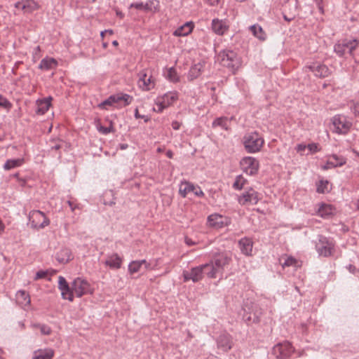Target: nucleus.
Masks as SVG:
<instances>
[{
	"label": "nucleus",
	"instance_id": "1",
	"mask_svg": "<svg viewBox=\"0 0 359 359\" xmlns=\"http://www.w3.org/2000/svg\"><path fill=\"white\" fill-rule=\"evenodd\" d=\"M264 144L263 137L257 132L247 133L243 137V144L249 154H255L261 151Z\"/></svg>",
	"mask_w": 359,
	"mask_h": 359
},
{
	"label": "nucleus",
	"instance_id": "2",
	"mask_svg": "<svg viewBox=\"0 0 359 359\" xmlns=\"http://www.w3.org/2000/svg\"><path fill=\"white\" fill-rule=\"evenodd\" d=\"M217 62L234 72L241 66V60L236 53L231 50H222L216 56Z\"/></svg>",
	"mask_w": 359,
	"mask_h": 359
},
{
	"label": "nucleus",
	"instance_id": "3",
	"mask_svg": "<svg viewBox=\"0 0 359 359\" xmlns=\"http://www.w3.org/2000/svg\"><path fill=\"white\" fill-rule=\"evenodd\" d=\"M230 261L231 257L227 254L220 253L215 256L213 260L207 263L210 278H215L218 275H222L224 267L229 264Z\"/></svg>",
	"mask_w": 359,
	"mask_h": 359
},
{
	"label": "nucleus",
	"instance_id": "4",
	"mask_svg": "<svg viewBox=\"0 0 359 359\" xmlns=\"http://www.w3.org/2000/svg\"><path fill=\"white\" fill-rule=\"evenodd\" d=\"M133 100V97L131 95L123 93H118L110 95L107 99L100 102L98 104V107L101 109H107L108 106H113L114 104H120L121 102H123V104H121L120 107H126L129 105Z\"/></svg>",
	"mask_w": 359,
	"mask_h": 359
},
{
	"label": "nucleus",
	"instance_id": "5",
	"mask_svg": "<svg viewBox=\"0 0 359 359\" xmlns=\"http://www.w3.org/2000/svg\"><path fill=\"white\" fill-rule=\"evenodd\" d=\"M209 271L207 263L193 267L189 271L183 272L184 281L192 280L194 283H196L201 280L205 276L210 278Z\"/></svg>",
	"mask_w": 359,
	"mask_h": 359
},
{
	"label": "nucleus",
	"instance_id": "6",
	"mask_svg": "<svg viewBox=\"0 0 359 359\" xmlns=\"http://www.w3.org/2000/svg\"><path fill=\"white\" fill-rule=\"evenodd\" d=\"M358 45L359 40L345 39L334 45V51L339 57H343L346 53L353 55Z\"/></svg>",
	"mask_w": 359,
	"mask_h": 359
},
{
	"label": "nucleus",
	"instance_id": "7",
	"mask_svg": "<svg viewBox=\"0 0 359 359\" xmlns=\"http://www.w3.org/2000/svg\"><path fill=\"white\" fill-rule=\"evenodd\" d=\"M316 250L320 256L327 257L332 255L334 250V243L332 240L320 235L316 242Z\"/></svg>",
	"mask_w": 359,
	"mask_h": 359
},
{
	"label": "nucleus",
	"instance_id": "8",
	"mask_svg": "<svg viewBox=\"0 0 359 359\" xmlns=\"http://www.w3.org/2000/svg\"><path fill=\"white\" fill-rule=\"evenodd\" d=\"M29 222L34 229H43L50 224L49 219L40 210H32L29 214Z\"/></svg>",
	"mask_w": 359,
	"mask_h": 359
},
{
	"label": "nucleus",
	"instance_id": "9",
	"mask_svg": "<svg viewBox=\"0 0 359 359\" xmlns=\"http://www.w3.org/2000/svg\"><path fill=\"white\" fill-rule=\"evenodd\" d=\"M334 132L338 134H346L351 128L352 123L346 116L341 114L335 115L332 118Z\"/></svg>",
	"mask_w": 359,
	"mask_h": 359
},
{
	"label": "nucleus",
	"instance_id": "10",
	"mask_svg": "<svg viewBox=\"0 0 359 359\" xmlns=\"http://www.w3.org/2000/svg\"><path fill=\"white\" fill-rule=\"evenodd\" d=\"M178 99V93L176 91H170L165 93L156 100V111L162 112L163 109L172 104Z\"/></svg>",
	"mask_w": 359,
	"mask_h": 359
},
{
	"label": "nucleus",
	"instance_id": "11",
	"mask_svg": "<svg viewBox=\"0 0 359 359\" xmlns=\"http://www.w3.org/2000/svg\"><path fill=\"white\" fill-rule=\"evenodd\" d=\"M240 163L243 172L248 175H255L259 170V163L252 156L243 157Z\"/></svg>",
	"mask_w": 359,
	"mask_h": 359
},
{
	"label": "nucleus",
	"instance_id": "12",
	"mask_svg": "<svg viewBox=\"0 0 359 359\" xmlns=\"http://www.w3.org/2000/svg\"><path fill=\"white\" fill-rule=\"evenodd\" d=\"M294 348L289 341H284L275 345L272 353L277 359H285L291 355Z\"/></svg>",
	"mask_w": 359,
	"mask_h": 359
},
{
	"label": "nucleus",
	"instance_id": "13",
	"mask_svg": "<svg viewBox=\"0 0 359 359\" xmlns=\"http://www.w3.org/2000/svg\"><path fill=\"white\" fill-rule=\"evenodd\" d=\"M73 295L81 297L84 294L91 293L90 285L88 282L81 278H76L72 283Z\"/></svg>",
	"mask_w": 359,
	"mask_h": 359
},
{
	"label": "nucleus",
	"instance_id": "14",
	"mask_svg": "<svg viewBox=\"0 0 359 359\" xmlns=\"http://www.w3.org/2000/svg\"><path fill=\"white\" fill-rule=\"evenodd\" d=\"M179 193L183 198H185L189 193H193L198 197L204 196V193L200 187L194 185L188 181H183L180 183Z\"/></svg>",
	"mask_w": 359,
	"mask_h": 359
},
{
	"label": "nucleus",
	"instance_id": "15",
	"mask_svg": "<svg viewBox=\"0 0 359 359\" xmlns=\"http://www.w3.org/2000/svg\"><path fill=\"white\" fill-rule=\"evenodd\" d=\"M207 222L210 227L219 229L229 225L231 219L228 217L215 213L208 217Z\"/></svg>",
	"mask_w": 359,
	"mask_h": 359
},
{
	"label": "nucleus",
	"instance_id": "16",
	"mask_svg": "<svg viewBox=\"0 0 359 359\" xmlns=\"http://www.w3.org/2000/svg\"><path fill=\"white\" fill-rule=\"evenodd\" d=\"M259 201V194L252 188H249L238 198V203L242 205H255Z\"/></svg>",
	"mask_w": 359,
	"mask_h": 359
},
{
	"label": "nucleus",
	"instance_id": "17",
	"mask_svg": "<svg viewBox=\"0 0 359 359\" xmlns=\"http://www.w3.org/2000/svg\"><path fill=\"white\" fill-rule=\"evenodd\" d=\"M306 68L309 69L311 72H313L314 75L317 77L325 78L330 74L329 68L323 64L314 62L309 65H306Z\"/></svg>",
	"mask_w": 359,
	"mask_h": 359
},
{
	"label": "nucleus",
	"instance_id": "18",
	"mask_svg": "<svg viewBox=\"0 0 359 359\" xmlns=\"http://www.w3.org/2000/svg\"><path fill=\"white\" fill-rule=\"evenodd\" d=\"M346 161L344 157L333 154L329 156L326 163L321 166V168L326 170L337 167H341L346 164Z\"/></svg>",
	"mask_w": 359,
	"mask_h": 359
},
{
	"label": "nucleus",
	"instance_id": "19",
	"mask_svg": "<svg viewBox=\"0 0 359 359\" xmlns=\"http://www.w3.org/2000/svg\"><path fill=\"white\" fill-rule=\"evenodd\" d=\"M58 288L61 291L62 297L64 299L73 301L72 286L70 287L63 276L58 278Z\"/></svg>",
	"mask_w": 359,
	"mask_h": 359
},
{
	"label": "nucleus",
	"instance_id": "20",
	"mask_svg": "<svg viewBox=\"0 0 359 359\" xmlns=\"http://www.w3.org/2000/svg\"><path fill=\"white\" fill-rule=\"evenodd\" d=\"M138 84L140 87L144 90H149L154 86V81L151 76H148L145 70L141 71L138 74Z\"/></svg>",
	"mask_w": 359,
	"mask_h": 359
},
{
	"label": "nucleus",
	"instance_id": "21",
	"mask_svg": "<svg viewBox=\"0 0 359 359\" xmlns=\"http://www.w3.org/2000/svg\"><path fill=\"white\" fill-rule=\"evenodd\" d=\"M217 347L223 351H228L232 348L231 336L228 333H222L217 339Z\"/></svg>",
	"mask_w": 359,
	"mask_h": 359
},
{
	"label": "nucleus",
	"instance_id": "22",
	"mask_svg": "<svg viewBox=\"0 0 359 359\" xmlns=\"http://www.w3.org/2000/svg\"><path fill=\"white\" fill-rule=\"evenodd\" d=\"M123 259L117 253L108 255L104 264L111 269L117 270L121 267Z\"/></svg>",
	"mask_w": 359,
	"mask_h": 359
},
{
	"label": "nucleus",
	"instance_id": "23",
	"mask_svg": "<svg viewBox=\"0 0 359 359\" xmlns=\"http://www.w3.org/2000/svg\"><path fill=\"white\" fill-rule=\"evenodd\" d=\"M15 7L25 13H31L36 8L37 4L34 0H21L15 4Z\"/></svg>",
	"mask_w": 359,
	"mask_h": 359
},
{
	"label": "nucleus",
	"instance_id": "24",
	"mask_svg": "<svg viewBox=\"0 0 359 359\" xmlns=\"http://www.w3.org/2000/svg\"><path fill=\"white\" fill-rule=\"evenodd\" d=\"M211 25L212 31L217 35H223L229 28L226 21L218 18L213 19Z\"/></svg>",
	"mask_w": 359,
	"mask_h": 359
},
{
	"label": "nucleus",
	"instance_id": "25",
	"mask_svg": "<svg viewBox=\"0 0 359 359\" xmlns=\"http://www.w3.org/2000/svg\"><path fill=\"white\" fill-rule=\"evenodd\" d=\"M238 245L241 252L247 256L252 255L253 242L249 238H243L238 241Z\"/></svg>",
	"mask_w": 359,
	"mask_h": 359
},
{
	"label": "nucleus",
	"instance_id": "26",
	"mask_svg": "<svg viewBox=\"0 0 359 359\" xmlns=\"http://www.w3.org/2000/svg\"><path fill=\"white\" fill-rule=\"evenodd\" d=\"M335 213V208L330 204L322 203L318 209V215L324 219H328Z\"/></svg>",
	"mask_w": 359,
	"mask_h": 359
},
{
	"label": "nucleus",
	"instance_id": "27",
	"mask_svg": "<svg viewBox=\"0 0 359 359\" xmlns=\"http://www.w3.org/2000/svg\"><path fill=\"white\" fill-rule=\"evenodd\" d=\"M194 25L192 22H187L183 25L176 29L173 35L175 36H185L189 35L193 30Z\"/></svg>",
	"mask_w": 359,
	"mask_h": 359
},
{
	"label": "nucleus",
	"instance_id": "28",
	"mask_svg": "<svg viewBox=\"0 0 359 359\" xmlns=\"http://www.w3.org/2000/svg\"><path fill=\"white\" fill-rule=\"evenodd\" d=\"M54 351L50 348L38 349L34 351L32 359H52L54 356Z\"/></svg>",
	"mask_w": 359,
	"mask_h": 359
},
{
	"label": "nucleus",
	"instance_id": "29",
	"mask_svg": "<svg viewBox=\"0 0 359 359\" xmlns=\"http://www.w3.org/2000/svg\"><path fill=\"white\" fill-rule=\"evenodd\" d=\"M51 100L52 97H49L43 100H38L37 104V109L36 110V112L37 114L43 115L49 109V107L51 105Z\"/></svg>",
	"mask_w": 359,
	"mask_h": 359
},
{
	"label": "nucleus",
	"instance_id": "30",
	"mask_svg": "<svg viewBox=\"0 0 359 359\" xmlns=\"http://www.w3.org/2000/svg\"><path fill=\"white\" fill-rule=\"evenodd\" d=\"M72 259L71 250L69 248H62L56 254V259L60 264H66Z\"/></svg>",
	"mask_w": 359,
	"mask_h": 359
},
{
	"label": "nucleus",
	"instance_id": "31",
	"mask_svg": "<svg viewBox=\"0 0 359 359\" xmlns=\"http://www.w3.org/2000/svg\"><path fill=\"white\" fill-rule=\"evenodd\" d=\"M203 65L198 62L193 65L188 73L187 78L189 81H193L199 77L203 72Z\"/></svg>",
	"mask_w": 359,
	"mask_h": 359
},
{
	"label": "nucleus",
	"instance_id": "32",
	"mask_svg": "<svg viewBox=\"0 0 359 359\" xmlns=\"http://www.w3.org/2000/svg\"><path fill=\"white\" fill-rule=\"evenodd\" d=\"M57 62L52 57H45L41 60L39 68L42 70H49L54 69L57 67Z\"/></svg>",
	"mask_w": 359,
	"mask_h": 359
},
{
	"label": "nucleus",
	"instance_id": "33",
	"mask_svg": "<svg viewBox=\"0 0 359 359\" xmlns=\"http://www.w3.org/2000/svg\"><path fill=\"white\" fill-rule=\"evenodd\" d=\"M249 29L250 30L253 36L259 39L260 41L266 40V34L259 25L255 24L253 25H251L249 27Z\"/></svg>",
	"mask_w": 359,
	"mask_h": 359
},
{
	"label": "nucleus",
	"instance_id": "34",
	"mask_svg": "<svg viewBox=\"0 0 359 359\" xmlns=\"http://www.w3.org/2000/svg\"><path fill=\"white\" fill-rule=\"evenodd\" d=\"M25 160L23 158L15 159H8L4 165V169L10 170L11 169L20 167L24 163Z\"/></svg>",
	"mask_w": 359,
	"mask_h": 359
},
{
	"label": "nucleus",
	"instance_id": "35",
	"mask_svg": "<svg viewBox=\"0 0 359 359\" xmlns=\"http://www.w3.org/2000/svg\"><path fill=\"white\" fill-rule=\"evenodd\" d=\"M230 120L225 116L217 118L212 123L213 128L220 127L222 129L228 130L229 129Z\"/></svg>",
	"mask_w": 359,
	"mask_h": 359
},
{
	"label": "nucleus",
	"instance_id": "36",
	"mask_svg": "<svg viewBox=\"0 0 359 359\" xmlns=\"http://www.w3.org/2000/svg\"><path fill=\"white\" fill-rule=\"evenodd\" d=\"M16 299L19 304L27 306L30 304V297L29 294L23 290H19L16 293Z\"/></svg>",
	"mask_w": 359,
	"mask_h": 359
},
{
	"label": "nucleus",
	"instance_id": "37",
	"mask_svg": "<svg viewBox=\"0 0 359 359\" xmlns=\"http://www.w3.org/2000/svg\"><path fill=\"white\" fill-rule=\"evenodd\" d=\"M288 5L292 6L294 12L292 13H290L289 15L284 14L283 18L286 21L290 22L294 18V17L296 16V15L297 13L298 1L297 0H290L289 1Z\"/></svg>",
	"mask_w": 359,
	"mask_h": 359
},
{
	"label": "nucleus",
	"instance_id": "38",
	"mask_svg": "<svg viewBox=\"0 0 359 359\" xmlns=\"http://www.w3.org/2000/svg\"><path fill=\"white\" fill-rule=\"evenodd\" d=\"M142 266L141 260L132 261L128 264V271L130 274L141 271Z\"/></svg>",
	"mask_w": 359,
	"mask_h": 359
},
{
	"label": "nucleus",
	"instance_id": "39",
	"mask_svg": "<svg viewBox=\"0 0 359 359\" xmlns=\"http://www.w3.org/2000/svg\"><path fill=\"white\" fill-rule=\"evenodd\" d=\"M167 79L170 81L175 83L179 81V76L177 71L174 67L167 69L166 72L164 73Z\"/></svg>",
	"mask_w": 359,
	"mask_h": 359
},
{
	"label": "nucleus",
	"instance_id": "40",
	"mask_svg": "<svg viewBox=\"0 0 359 359\" xmlns=\"http://www.w3.org/2000/svg\"><path fill=\"white\" fill-rule=\"evenodd\" d=\"M247 182V180L243 175H240L236 176L232 187L236 190H241Z\"/></svg>",
	"mask_w": 359,
	"mask_h": 359
},
{
	"label": "nucleus",
	"instance_id": "41",
	"mask_svg": "<svg viewBox=\"0 0 359 359\" xmlns=\"http://www.w3.org/2000/svg\"><path fill=\"white\" fill-rule=\"evenodd\" d=\"M329 182L327 180H320L317 184L316 191L318 193L324 194L329 191L328 189Z\"/></svg>",
	"mask_w": 359,
	"mask_h": 359
},
{
	"label": "nucleus",
	"instance_id": "42",
	"mask_svg": "<svg viewBox=\"0 0 359 359\" xmlns=\"http://www.w3.org/2000/svg\"><path fill=\"white\" fill-rule=\"evenodd\" d=\"M32 327L34 328H39L41 333L43 335H49L52 332L51 328L45 324H34L32 325Z\"/></svg>",
	"mask_w": 359,
	"mask_h": 359
},
{
	"label": "nucleus",
	"instance_id": "43",
	"mask_svg": "<svg viewBox=\"0 0 359 359\" xmlns=\"http://www.w3.org/2000/svg\"><path fill=\"white\" fill-rule=\"evenodd\" d=\"M142 269L145 271L154 270L157 266V261L151 262L147 261L146 259L141 260Z\"/></svg>",
	"mask_w": 359,
	"mask_h": 359
},
{
	"label": "nucleus",
	"instance_id": "44",
	"mask_svg": "<svg viewBox=\"0 0 359 359\" xmlns=\"http://www.w3.org/2000/svg\"><path fill=\"white\" fill-rule=\"evenodd\" d=\"M0 107L6 109H9L11 108L12 104L8 99L0 95Z\"/></svg>",
	"mask_w": 359,
	"mask_h": 359
},
{
	"label": "nucleus",
	"instance_id": "45",
	"mask_svg": "<svg viewBox=\"0 0 359 359\" xmlns=\"http://www.w3.org/2000/svg\"><path fill=\"white\" fill-rule=\"evenodd\" d=\"M296 263H297V260L294 258H293L292 257H289L285 259V262L283 264V266L285 267V266H293Z\"/></svg>",
	"mask_w": 359,
	"mask_h": 359
},
{
	"label": "nucleus",
	"instance_id": "46",
	"mask_svg": "<svg viewBox=\"0 0 359 359\" xmlns=\"http://www.w3.org/2000/svg\"><path fill=\"white\" fill-rule=\"evenodd\" d=\"M48 274V271H39L36 272L34 279L39 280L41 278H44Z\"/></svg>",
	"mask_w": 359,
	"mask_h": 359
},
{
	"label": "nucleus",
	"instance_id": "47",
	"mask_svg": "<svg viewBox=\"0 0 359 359\" xmlns=\"http://www.w3.org/2000/svg\"><path fill=\"white\" fill-rule=\"evenodd\" d=\"M112 127H104V126H100L98 128L99 132L104 135H107L108 133H111L112 131Z\"/></svg>",
	"mask_w": 359,
	"mask_h": 359
},
{
	"label": "nucleus",
	"instance_id": "48",
	"mask_svg": "<svg viewBox=\"0 0 359 359\" xmlns=\"http://www.w3.org/2000/svg\"><path fill=\"white\" fill-rule=\"evenodd\" d=\"M351 110L355 114H359V103L353 102L351 105Z\"/></svg>",
	"mask_w": 359,
	"mask_h": 359
},
{
	"label": "nucleus",
	"instance_id": "49",
	"mask_svg": "<svg viewBox=\"0 0 359 359\" xmlns=\"http://www.w3.org/2000/svg\"><path fill=\"white\" fill-rule=\"evenodd\" d=\"M307 148L312 153H316L319 151L318 145L316 143L309 144Z\"/></svg>",
	"mask_w": 359,
	"mask_h": 359
},
{
	"label": "nucleus",
	"instance_id": "50",
	"mask_svg": "<svg viewBox=\"0 0 359 359\" xmlns=\"http://www.w3.org/2000/svg\"><path fill=\"white\" fill-rule=\"evenodd\" d=\"M313 1L317 5L320 13L323 14L324 13V8H323V0H313Z\"/></svg>",
	"mask_w": 359,
	"mask_h": 359
},
{
	"label": "nucleus",
	"instance_id": "51",
	"mask_svg": "<svg viewBox=\"0 0 359 359\" xmlns=\"http://www.w3.org/2000/svg\"><path fill=\"white\" fill-rule=\"evenodd\" d=\"M306 148L307 145L304 144H299L296 147V150L297 152L302 154Z\"/></svg>",
	"mask_w": 359,
	"mask_h": 359
},
{
	"label": "nucleus",
	"instance_id": "52",
	"mask_svg": "<svg viewBox=\"0 0 359 359\" xmlns=\"http://www.w3.org/2000/svg\"><path fill=\"white\" fill-rule=\"evenodd\" d=\"M135 117L136 118H144V121H147V116L144 115H141V114H139L137 109H135Z\"/></svg>",
	"mask_w": 359,
	"mask_h": 359
},
{
	"label": "nucleus",
	"instance_id": "53",
	"mask_svg": "<svg viewBox=\"0 0 359 359\" xmlns=\"http://www.w3.org/2000/svg\"><path fill=\"white\" fill-rule=\"evenodd\" d=\"M171 126L174 130H179L181 126V123L177 121H174L172 122Z\"/></svg>",
	"mask_w": 359,
	"mask_h": 359
},
{
	"label": "nucleus",
	"instance_id": "54",
	"mask_svg": "<svg viewBox=\"0 0 359 359\" xmlns=\"http://www.w3.org/2000/svg\"><path fill=\"white\" fill-rule=\"evenodd\" d=\"M290 1V0H288L287 4L284 6V12H286L287 8H288L290 10V13H292L294 12L293 8L292 6L288 5Z\"/></svg>",
	"mask_w": 359,
	"mask_h": 359
},
{
	"label": "nucleus",
	"instance_id": "55",
	"mask_svg": "<svg viewBox=\"0 0 359 359\" xmlns=\"http://www.w3.org/2000/svg\"><path fill=\"white\" fill-rule=\"evenodd\" d=\"M132 7H135V8H137V9H142L143 8V4L142 3H135V4H133L131 5Z\"/></svg>",
	"mask_w": 359,
	"mask_h": 359
},
{
	"label": "nucleus",
	"instance_id": "56",
	"mask_svg": "<svg viewBox=\"0 0 359 359\" xmlns=\"http://www.w3.org/2000/svg\"><path fill=\"white\" fill-rule=\"evenodd\" d=\"M67 203H68L69 206L70 207L71 210H72V211H74V210H75V208H76V207H75V205H74V204L72 203V201H67Z\"/></svg>",
	"mask_w": 359,
	"mask_h": 359
},
{
	"label": "nucleus",
	"instance_id": "57",
	"mask_svg": "<svg viewBox=\"0 0 359 359\" xmlns=\"http://www.w3.org/2000/svg\"><path fill=\"white\" fill-rule=\"evenodd\" d=\"M128 147V145L127 144H119V148L121 150L126 149Z\"/></svg>",
	"mask_w": 359,
	"mask_h": 359
},
{
	"label": "nucleus",
	"instance_id": "58",
	"mask_svg": "<svg viewBox=\"0 0 359 359\" xmlns=\"http://www.w3.org/2000/svg\"><path fill=\"white\" fill-rule=\"evenodd\" d=\"M166 156H167L168 158H172V156H173V154H172V152L170 150H169V151H168L166 152Z\"/></svg>",
	"mask_w": 359,
	"mask_h": 359
},
{
	"label": "nucleus",
	"instance_id": "59",
	"mask_svg": "<svg viewBox=\"0 0 359 359\" xmlns=\"http://www.w3.org/2000/svg\"><path fill=\"white\" fill-rule=\"evenodd\" d=\"M185 241H186V243L189 245L194 244V243L191 241V240L188 238H186Z\"/></svg>",
	"mask_w": 359,
	"mask_h": 359
},
{
	"label": "nucleus",
	"instance_id": "60",
	"mask_svg": "<svg viewBox=\"0 0 359 359\" xmlns=\"http://www.w3.org/2000/svg\"><path fill=\"white\" fill-rule=\"evenodd\" d=\"M61 148V145L60 144H56L53 147H52V149L57 150Z\"/></svg>",
	"mask_w": 359,
	"mask_h": 359
},
{
	"label": "nucleus",
	"instance_id": "61",
	"mask_svg": "<svg viewBox=\"0 0 359 359\" xmlns=\"http://www.w3.org/2000/svg\"><path fill=\"white\" fill-rule=\"evenodd\" d=\"M34 51H35V53H38V52H40V51H41L40 46H36V47L34 48Z\"/></svg>",
	"mask_w": 359,
	"mask_h": 359
},
{
	"label": "nucleus",
	"instance_id": "62",
	"mask_svg": "<svg viewBox=\"0 0 359 359\" xmlns=\"http://www.w3.org/2000/svg\"><path fill=\"white\" fill-rule=\"evenodd\" d=\"M105 32L110 35L113 34V31L111 29H106Z\"/></svg>",
	"mask_w": 359,
	"mask_h": 359
},
{
	"label": "nucleus",
	"instance_id": "63",
	"mask_svg": "<svg viewBox=\"0 0 359 359\" xmlns=\"http://www.w3.org/2000/svg\"><path fill=\"white\" fill-rule=\"evenodd\" d=\"M112 45L114 46H117L118 45V43L117 41H112Z\"/></svg>",
	"mask_w": 359,
	"mask_h": 359
},
{
	"label": "nucleus",
	"instance_id": "64",
	"mask_svg": "<svg viewBox=\"0 0 359 359\" xmlns=\"http://www.w3.org/2000/svg\"><path fill=\"white\" fill-rule=\"evenodd\" d=\"M353 152L357 156L359 157V152L355 149H353Z\"/></svg>",
	"mask_w": 359,
	"mask_h": 359
}]
</instances>
